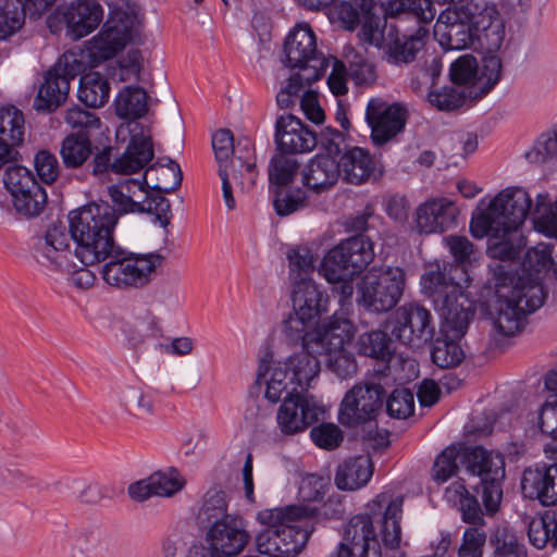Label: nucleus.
<instances>
[{
  "label": "nucleus",
  "mask_w": 557,
  "mask_h": 557,
  "mask_svg": "<svg viewBox=\"0 0 557 557\" xmlns=\"http://www.w3.org/2000/svg\"><path fill=\"white\" fill-rule=\"evenodd\" d=\"M537 425L542 433L552 437L545 445L544 451L557 458V394L549 396L542 405Z\"/></svg>",
  "instance_id": "obj_46"
},
{
  "label": "nucleus",
  "mask_w": 557,
  "mask_h": 557,
  "mask_svg": "<svg viewBox=\"0 0 557 557\" xmlns=\"http://www.w3.org/2000/svg\"><path fill=\"white\" fill-rule=\"evenodd\" d=\"M472 16V32L475 36L474 50L497 52L506 37V25L494 4L469 1Z\"/></svg>",
  "instance_id": "obj_18"
},
{
  "label": "nucleus",
  "mask_w": 557,
  "mask_h": 557,
  "mask_svg": "<svg viewBox=\"0 0 557 557\" xmlns=\"http://www.w3.org/2000/svg\"><path fill=\"white\" fill-rule=\"evenodd\" d=\"M493 557H528V552L513 534L503 533L496 537Z\"/></svg>",
  "instance_id": "obj_64"
},
{
  "label": "nucleus",
  "mask_w": 557,
  "mask_h": 557,
  "mask_svg": "<svg viewBox=\"0 0 557 557\" xmlns=\"http://www.w3.org/2000/svg\"><path fill=\"white\" fill-rule=\"evenodd\" d=\"M403 497H393L382 492L366 505V511L354 516L344 532V542L339 552L349 553V557H370L372 552L380 550L374 524L380 525L382 541L385 546L396 548L400 543L403 515Z\"/></svg>",
  "instance_id": "obj_3"
},
{
  "label": "nucleus",
  "mask_w": 557,
  "mask_h": 557,
  "mask_svg": "<svg viewBox=\"0 0 557 557\" xmlns=\"http://www.w3.org/2000/svg\"><path fill=\"white\" fill-rule=\"evenodd\" d=\"M299 169V163L295 158L280 152L274 156L269 165V180L275 187H286L293 183Z\"/></svg>",
  "instance_id": "obj_50"
},
{
  "label": "nucleus",
  "mask_w": 557,
  "mask_h": 557,
  "mask_svg": "<svg viewBox=\"0 0 557 557\" xmlns=\"http://www.w3.org/2000/svg\"><path fill=\"white\" fill-rule=\"evenodd\" d=\"M421 286L443 317L446 331L451 334V337H462L474 315V307L461 287L440 269L422 275Z\"/></svg>",
  "instance_id": "obj_7"
},
{
  "label": "nucleus",
  "mask_w": 557,
  "mask_h": 557,
  "mask_svg": "<svg viewBox=\"0 0 557 557\" xmlns=\"http://www.w3.org/2000/svg\"><path fill=\"white\" fill-rule=\"evenodd\" d=\"M479 81L483 85L484 91L491 90L500 79L502 60L496 52H483Z\"/></svg>",
  "instance_id": "obj_61"
},
{
  "label": "nucleus",
  "mask_w": 557,
  "mask_h": 557,
  "mask_svg": "<svg viewBox=\"0 0 557 557\" xmlns=\"http://www.w3.org/2000/svg\"><path fill=\"white\" fill-rule=\"evenodd\" d=\"M432 361L442 369L457 367L465 358V352L460 345L448 338H437L431 351Z\"/></svg>",
  "instance_id": "obj_48"
},
{
  "label": "nucleus",
  "mask_w": 557,
  "mask_h": 557,
  "mask_svg": "<svg viewBox=\"0 0 557 557\" xmlns=\"http://www.w3.org/2000/svg\"><path fill=\"white\" fill-rule=\"evenodd\" d=\"M54 18L66 25L73 39H81L96 29L103 18V8L97 0H76L61 4Z\"/></svg>",
  "instance_id": "obj_23"
},
{
  "label": "nucleus",
  "mask_w": 557,
  "mask_h": 557,
  "mask_svg": "<svg viewBox=\"0 0 557 557\" xmlns=\"http://www.w3.org/2000/svg\"><path fill=\"white\" fill-rule=\"evenodd\" d=\"M70 230L62 224H52L34 245V257L45 267L69 270L76 265V258L70 249Z\"/></svg>",
  "instance_id": "obj_21"
},
{
  "label": "nucleus",
  "mask_w": 557,
  "mask_h": 557,
  "mask_svg": "<svg viewBox=\"0 0 557 557\" xmlns=\"http://www.w3.org/2000/svg\"><path fill=\"white\" fill-rule=\"evenodd\" d=\"M487 534L481 527H467L457 547V557H483Z\"/></svg>",
  "instance_id": "obj_53"
},
{
  "label": "nucleus",
  "mask_w": 557,
  "mask_h": 557,
  "mask_svg": "<svg viewBox=\"0 0 557 557\" xmlns=\"http://www.w3.org/2000/svg\"><path fill=\"white\" fill-rule=\"evenodd\" d=\"M354 334L355 326L349 320L345 318L335 320V325L331 327L322 343L323 348L315 351L326 357L327 368L341 379L352 376L357 372L354 356L345 349Z\"/></svg>",
  "instance_id": "obj_17"
},
{
  "label": "nucleus",
  "mask_w": 557,
  "mask_h": 557,
  "mask_svg": "<svg viewBox=\"0 0 557 557\" xmlns=\"http://www.w3.org/2000/svg\"><path fill=\"white\" fill-rule=\"evenodd\" d=\"M125 13H116L110 17L102 29L85 42L91 65L114 58L132 39V30Z\"/></svg>",
  "instance_id": "obj_19"
},
{
  "label": "nucleus",
  "mask_w": 557,
  "mask_h": 557,
  "mask_svg": "<svg viewBox=\"0 0 557 557\" xmlns=\"http://www.w3.org/2000/svg\"><path fill=\"white\" fill-rule=\"evenodd\" d=\"M462 453L455 446L446 447L434 460L432 467V479L437 484L448 481L458 471V460H461Z\"/></svg>",
  "instance_id": "obj_52"
},
{
  "label": "nucleus",
  "mask_w": 557,
  "mask_h": 557,
  "mask_svg": "<svg viewBox=\"0 0 557 557\" xmlns=\"http://www.w3.org/2000/svg\"><path fill=\"white\" fill-rule=\"evenodd\" d=\"M131 186H138L140 190H145L141 183L136 180H125L124 182L109 187V195L112 202L116 206L117 215L141 211L138 202L134 201L125 191H131Z\"/></svg>",
  "instance_id": "obj_54"
},
{
  "label": "nucleus",
  "mask_w": 557,
  "mask_h": 557,
  "mask_svg": "<svg viewBox=\"0 0 557 557\" xmlns=\"http://www.w3.org/2000/svg\"><path fill=\"white\" fill-rule=\"evenodd\" d=\"M552 264L550 249L537 245L528 249L522 261V274L506 271L503 265L495 269L496 304L493 324L499 334L512 336L520 332L527 317L539 310L547 293L540 273Z\"/></svg>",
  "instance_id": "obj_1"
},
{
  "label": "nucleus",
  "mask_w": 557,
  "mask_h": 557,
  "mask_svg": "<svg viewBox=\"0 0 557 557\" xmlns=\"http://www.w3.org/2000/svg\"><path fill=\"white\" fill-rule=\"evenodd\" d=\"M428 100L441 111H453L463 104L465 97L453 87H444L441 90L430 91Z\"/></svg>",
  "instance_id": "obj_63"
},
{
  "label": "nucleus",
  "mask_w": 557,
  "mask_h": 557,
  "mask_svg": "<svg viewBox=\"0 0 557 557\" xmlns=\"http://www.w3.org/2000/svg\"><path fill=\"white\" fill-rule=\"evenodd\" d=\"M101 270L103 280L120 288H141L148 285L164 257L160 253H134L117 246Z\"/></svg>",
  "instance_id": "obj_9"
},
{
  "label": "nucleus",
  "mask_w": 557,
  "mask_h": 557,
  "mask_svg": "<svg viewBox=\"0 0 557 557\" xmlns=\"http://www.w3.org/2000/svg\"><path fill=\"white\" fill-rule=\"evenodd\" d=\"M70 91V84L66 78L59 75L55 70L50 69L34 101L37 111L52 112L65 102Z\"/></svg>",
  "instance_id": "obj_36"
},
{
  "label": "nucleus",
  "mask_w": 557,
  "mask_h": 557,
  "mask_svg": "<svg viewBox=\"0 0 557 557\" xmlns=\"http://www.w3.org/2000/svg\"><path fill=\"white\" fill-rule=\"evenodd\" d=\"M405 282V271L401 268L371 270L362 276L358 285V302L370 312H387L400 300Z\"/></svg>",
  "instance_id": "obj_10"
},
{
  "label": "nucleus",
  "mask_w": 557,
  "mask_h": 557,
  "mask_svg": "<svg viewBox=\"0 0 557 557\" xmlns=\"http://www.w3.org/2000/svg\"><path fill=\"white\" fill-rule=\"evenodd\" d=\"M307 206V194L301 188L275 187L273 207L277 215H290Z\"/></svg>",
  "instance_id": "obj_49"
},
{
  "label": "nucleus",
  "mask_w": 557,
  "mask_h": 557,
  "mask_svg": "<svg viewBox=\"0 0 557 557\" xmlns=\"http://www.w3.org/2000/svg\"><path fill=\"white\" fill-rule=\"evenodd\" d=\"M116 114L122 119L137 120L147 112V94L136 87H125L115 100Z\"/></svg>",
  "instance_id": "obj_44"
},
{
  "label": "nucleus",
  "mask_w": 557,
  "mask_h": 557,
  "mask_svg": "<svg viewBox=\"0 0 557 557\" xmlns=\"http://www.w3.org/2000/svg\"><path fill=\"white\" fill-rule=\"evenodd\" d=\"M531 163L557 162V125L539 136L531 150L525 153Z\"/></svg>",
  "instance_id": "obj_51"
},
{
  "label": "nucleus",
  "mask_w": 557,
  "mask_h": 557,
  "mask_svg": "<svg viewBox=\"0 0 557 557\" xmlns=\"http://www.w3.org/2000/svg\"><path fill=\"white\" fill-rule=\"evenodd\" d=\"M384 327L398 342L420 347L434 336L435 326L431 312L417 302L397 308L386 320Z\"/></svg>",
  "instance_id": "obj_12"
},
{
  "label": "nucleus",
  "mask_w": 557,
  "mask_h": 557,
  "mask_svg": "<svg viewBox=\"0 0 557 557\" xmlns=\"http://www.w3.org/2000/svg\"><path fill=\"white\" fill-rule=\"evenodd\" d=\"M272 355L267 352L260 359L256 383L258 385L265 384V398L272 403L283 400L284 397H289L295 394H300L297 386L290 380L287 370L283 363L271 368Z\"/></svg>",
  "instance_id": "obj_29"
},
{
  "label": "nucleus",
  "mask_w": 557,
  "mask_h": 557,
  "mask_svg": "<svg viewBox=\"0 0 557 557\" xmlns=\"http://www.w3.org/2000/svg\"><path fill=\"white\" fill-rule=\"evenodd\" d=\"M458 209L448 198H433L416 211V225L420 233H443L456 225Z\"/></svg>",
  "instance_id": "obj_28"
},
{
  "label": "nucleus",
  "mask_w": 557,
  "mask_h": 557,
  "mask_svg": "<svg viewBox=\"0 0 557 557\" xmlns=\"http://www.w3.org/2000/svg\"><path fill=\"white\" fill-rule=\"evenodd\" d=\"M532 200L523 188L508 187L488 206L473 213L470 231L473 237L490 236L488 253L499 260H513L524 246L517 234L531 209Z\"/></svg>",
  "instance_id": "obj_2"
},
{
  "label": "nucleus",
  "mask_w": 557,
  "mask_h": 557,
  "mask_svg": "<svg viewBox=\"0 0 557 557\" xmlns=\"http://www.w3.org/2000/svg\"><path fill=\"white\" fill-rule=\"evenodd\" d=\"M461 463L469 473L480 478L481 487L476 488V493L481 495L485 513L495 515L503 499L502 481L505 479L503 455L475 446L462 451Z\"/></svg>",
  "instance_id": "obj_8"
},
{
  "label": "nucleus",
  "mask_w": 557,
  "mask_h": 557,
  "mask_svg": "<svg viewBox=\"0 0 557 557\" xmlns=\"http://www.w3.org/2000/svg\"><path fill=\"white\" fill-rule=\"evenodd\" d=\"M110 85L98 72L84 74L79 79L78 99L90 108H100L108 102Z\"/></svg>",
  "instance_id": "obj_42"
},
{
  "label": "nucleus",
  "mask_w": 557,
  "mask_h": 557,
  "mask_svg": "<svg viewBox=\"0 0 557 557\" xmlns=\"http://www.w3.org/2000/svg\"><path fill=\"white\" fill-rule=\"evenodd\" d=\"M65 122L71 128L87 135H89L90 131L99 128L101 123L95 113L79 107H73L66 111Z\"/></svg>",
  "instance_id": "obj_62"
},
{
  "label": "nucleus",
  "mask_w": 557,
  "mask_h": 557,
  "mask_svg": "<svg viewBox=\"0 0 557 557\" xmlns=\"http://www.w3.org/2000/svg\"><path fill=\"white\" fill-rule=\"evenodd\" d=\"M232 516L227 512L226 493L214 487L205 494L196 518L201 528L209 530Z\"/></svg>",
  "instance_id": "obj_40"
},
{
  "label": "nucleus",
  "mask_w": 557,
  "mask_h": 557,
  "mask_svg": "<svg viewBox=\"0 0 557 557\" xmlns=\"http://www.w3.org/2000/svg\"><path fill=\"white\" fill-rule=\"evenodd\" d=\"M287 257L290 272L294 276V284H296V281L299 280L300 276L310 278L309 275L314 269V258L308 248L292 249L288 251Z\"/></svg>",
  "instance_id": "obj_60"
},
{
  "label": "nucleus",
  "mask_w": 557,
  "mask_h": 557,
  "mask_svg": "<svg viewBox=\"0 0 557 557\" xmlns=\"http://www.w3.org/2000/svg\"><path fill=\"white\" fill-rule=\"evenodd\" d=\"M129 143L124 152L115 158L116 174L129 175L143 170L154 156L151 134L144 124L133 121L127 124Z\"/></svg>",
  "instance_id": "obj_22"
},
{
  "label": "nucleus",
  "mask_w": 557,
  "mask_h": 557,
  "mask_svg": "<svg viewBox=\"0 0 557 557\" xmlns=\"http://www.w3.org/2000/svg\"><path fill=\"white\" fill-rule=\"evenodd\" d=\"M3 183L18 214L35 218L45 210L48 202L47 193L27 168L10 165L5 170Z\"/></svg>",
  "instance_id": "obj_13"
},
{
  "label": "nucleus",
  "mask_w": 557,
  "mask_h": 557,
  "mask_svg": "<svg viewBox=\"0 0 557 557\" xmlns=\"http://www.w3.org/2000/svg\"><path fill=\"white\" fill-rule=\"evenodd\" d=\"M471 14L469 1L449 5L440 13L433 33L444 50H474Z\"/></svg>",
  "instance_id": "obj_14"
},
{
  "label": "nucleus",
  "mask_w": 557,
  "mask_h": 557,
  "mask_svg": "<svg viewBox=\"0 0 557 557\" xmlns=\"http://www.w3.org/2000/svg\"><path fill=\"white\" fill-rule=\"evenodd\" d=\"M319 356L315 351H308V349L302 348L300 352L289 356L283 363L290 380L301 393L311 387V382L320 373Z\"/></svg>",
  "instance_id": "obj_35"
},
{
  "label": "nucleus",
  "mask_w": 557,
  "mask_h": 557,
  "mask_svg": "<svg viewBox=\"0 0 557 557\" xmlns=\"http://www.w3.org/2000/svg\"><path fill=\"white\" fill-rule=\"evenodd\" d=\"M161 194L162 193L147 194L146 199L143 202H138V207L143 208V210L137 212L153 214L160 225L162 227H166L170 224L172 216L171 203Z\"/></svg>",
  "instance_id": "obj_57"
},
{
  "label": "nucleus",
  "mask_w": 557,
  "mask_h": 557,
  "mask_svg": "<svg viewBox=\"0 0 557 557\" xmlns=\"http://www.w3.org/2000/svg\"><path fill=\"white\" fill-rule=\"evenodd\" d=\"M448 502L459 506L461 520L469 527L485 525L484 512L475 495L471 494L462 480L453 482L445 491Z\"/></svg>",
  "instance_id": "obj_38"
},
{
  "label": "nucleus",
  "mask_w": 557,
  "mask_h": 557,
  "mask_svg": "<svg viewBox=\"0 0 557 557\" xmlns=\"http://www.w3.org/2000/svg\"><path fill=\"white\" fill-rule=\"evenodd\" d=\"M385 391L380 384H357L342 400L338 420L351 428L373 420L381 410Z\"/></svg>",
  "instance_id": "obj_16"
},
{
  "label": "nucleus",
  "mask_w": 557,
  "mask_h": 557,
  "mask_svg": "<svg viewBox=\"0 0 557 557\" xmlns=\"http://www.w3.org/2000/svg\"><path fill=\"white\" fill-rule=\"evenodd\" d=\"M157 496L171 497L184 487V480L175 469L157 471L151 474Z\"/></svg>",
  "instance_id": "obj_58"
},
{
  "label": "nucleus",
  "mask_w": 557,
  "mask_h": 557,
  "mask_svg": "<svg viewBox=\"0 0 557 557\" xmlns=\"http://www.w3.org/2000/svg\"><path fill=\"white\" fill-rule=\"evenodd\" d=\"M339 176L342 175L344 181L360 185L369 181L375 172V162L370 152L360 147H354L345 151L339 161Z\"/></svg>",
  "instance_id": "obj_33"
},
{
  "label": "nucleus",
  "mask_w": 557,
  "mask_h": 557,
  "mask_svg": "<svg viewBox=\"0 0 557 557\" xmlns=\"http://www.w3.org/2000/svg\"><path fill=\"white\" fill-rule=\"evenodd\" d=\"M60 154L65 168H81L92 154L89 135L83 132L67 135L61 143Z\"/></svg>",
  "instance_id": "obj_41"
},
{
  "label": "nucleus",
  "mask_w": 557,
  "mask_h": 557,
  "mask_svg": "<svg viewBox=\"0 0 557 557\" xmlns=\"http://www.w3.org/2000/svg\"><path fill=\"white\" fill-rule=\"evenodd\" d=\"M293 310L315 323L327 312L329 296L306 276H300L293 288Z\"/></svg>",
  "instance_id": "obj_30"
},
{
  "label": "nucleus",
  "mask_w": 557,
  "mask_h": 557,
  "mask_svg": "<svg viewBox=\"0 0 557 557\" xmlns=\"http://www.w3.org/2000/svg\"><path fill=\"white\" fill-rule=\"evenodd\" d=\"M310 437L318 447L333 450L341 445L344 434L336 424L323 422L311 429Z\"/></svg>",
  "instance_id": "obj_55"
},
{
  "label": "nucleus",
  "mask_w": 557,
  "mask_h": 557,
  "mask_svg": "<svg viewBox=\"0 0 557 557\" xmlns=\"http://www.w3.org/2000/svg\"><path fill=\"white\" fill-rule=\"evenodd\" d=\"M275 144L286 154L306 153L318 144L317 135L294 115H282L275 123Z\"/></svg>",
  "instance_id": "obj_25"
},
{
  "label": "nucleus",
  "mask_w": 557,
  "mask_h": 557,
  "mask_svg": "<svg viewBox=\"0 0 557 557\" xmlns=\"http://www.w3.org/2000/svg\"><path fill=\"white\" fill-rule=\"evenodd\" d=\"M34 165L37 175L46 184L54 183L61 172L57 157L48 150H40L35 154Z\"/></svg>",
  "instance_id": "obj_59"
},
{
  "label": "nucleus",
  "mask_w": 557,
  "mask_h": 557,
  "mask_svg": "<svg viewBox=\"0 0 557 557\" xmlns=\"http://www.w3.org/2000/svg\"><path fill=\"white\" fill-rule=\"evenodd\" d=\"M28 10L23 0H0V39L17 33L25 24Z\"/></svg>",
  "instance_id": "obj_45"
},
{
  "label": "nucleus",
  "mask_w": 557,
  "mask_h": 557,
  "mask_svg": "<svg viewBox=\"0 0 557 557\" xmlns=\"http://www.w3.org/2000/svg\"><path fill=\"white\" fill-rule=\"evenodd\" d=\"M429 29L420 26L411 35L397 36L386 47V60L393 65H404L416 60L417 54L424 48Z\"/></svg>",
  "instance_id": "obj_34"
},
{
  "label": "nucleus",
  "mask_w": 557,
  "mask_h": 557,
  "mask_svg": "<svg viewBox=\"0 0 557 557\" xmlns=\"http://www.w3.org/2000/svg\"><path fill=\"white\" fill-rule=\"evenodd\" d=\"M374 259L373 242L362 234L342 240L323 258L319 273L330 283H341L335 290L341 301L352 296L351 281Z\"/></svg>",
  "instance_id": "obj_6"
},
{
  "label": "nucleus",
  "mask_w": 557,
  "mask_h": 557,
  "mask_svg": "<svg viewBox=\"0 0 557 557\" xmlns=\"http://www.w3.org/2000/svg\"><path fill=\"white\" fill-rule=\"evenodd\" d=\"M373 474L369 456H358L345 460L336 471L335 484L339 490L355 491L364 486Z\"/></svg>",
  "instance_id": "obj_37"
},
{
  "label": "nucleus",
  "mask_w": 557,
  "mask_h": 557,
  "mask_svg": "<svg viewBox=\"0 0 557 557\" xmlns=\"http://www.w3.org/2000/svg\"><path fill=\"white\" fill-rule=\"evenodd\" d=\"M387 332L375 330L361 334L357 342L358 351L363 356L388 362L393 357L394 348Z\"/></svg>",
  "instance_id": "obj_43"
},
{
  "label": "nucleus",
  "mask_w": 557,
  "mask_h": 557,
  "mask_svg": "<svg viewBox=\"0 0 557 557\" xmlns=\"http://www.w3.org/2000/svg\"><path fill=\"white\" fill-rule=\"evenodd\" d=\"M305 516L306 510L294 505L259 511L257 519L265 529L256 535L257 552L268 557L297 556L311 533Z\"/></svg>",
  "instance_id": "obj_5"
},
{
  "label": "nucleus",
  "mask_w": 557,
  "mask_h": 557,
  "mask_svg": "<svg viewBox=\"0 0 557 557\" xmlns=\"http://www.w3.org/2000/svg\"><path fill=\"white\" fill-rule=\"evenodd\" d=\"M183 180V172L177 162L168 159L165 164L154 163L145 173L143 187H150L157 193H172L176 190Z\"/></svg>",
  "instance_id": "obj_39"
},
{
  "label": "nucleus",
  "mask_w": 557,
  "mask_h": 557,
  "mask_svg": "<svg viewBox=\"0 0 557 557\" xmlns=\"http://www.w3.org/2000/svg\"><path fill=\"white\" fill-rule=\"evenodd\" d=\"M338 319V317H332L329 323L322 327L313 329L315 324L313 320L297 314L293 310L283 321L282 332L290 343H300L301 347L308 349V351H319L323 348L322 343L326 338V334L335 325V320Z\"/></svg>",
  "instance_id": "obj_27"
},
{
  "label": "nucleus",
  "mask_w": 557,
  "mask_h": 557,
  "mask_svg": "<svg viewBox=\"0 0 557 557\" xmlns=\"http://www.w3.org/2000/svg\"><path fill=\"white\" fill-rule=\"evenodd\" d=\"M325 413L324 406L314 396L300 393L284 397L276 412V425L285 436L305 432Z\"/></svg>",
  "instance_id": "obj_15"
},
{
  "label": "nucleus",
  "mask_w": 557,
  "mask_h": 557,
  "mask_svg": "<svg viewBox=\"0 0 557 557\" xmlns=\"http://www.w3.org/2000/svg\"><path fill=\"white\" fill-rule=\"evenodd\" d=\"M339 168L330 154H317L302 169V184L314 193L325 191L336 184Z\"/></svg>",
  "instance_id": "obj_32"
},
{
  "label": "nucleus",
  "mask_w": 557,
  "mask_h": 557,
  "mask_svg": "<svg viewBox=\"0 0 557 557\" xmlns=\"http://www.w3.org/2000/svg\"><path fill=\"white\" fill-rule=\"evenodd\" d=\"M414 398L408 388H396L386 401V411L391 417L406 419L413 413Z\"/></svg>",
  "instance_id": "obj_56"
},
{
  "label": "nucleus",
  "mask_w": 557,
  "mask_h": 557,
  "mask_svg": "<svg viewBox=\"0 0 557 557\" xmlns=\"http://www.w3.org/2000/svg\"><path fill=\"white\" fill-rule=\"evenodd\" d=\"M206 540L214 552L221 557H233L244 550L250 540L244 520L237 516L211 525L207 531Z\"/></svg>",
  "instance_id": "obj_24"
},
{
  "label": "nucleus",
  "mask_w": 557,
  "mask_h": 557,
  "mask_svg": "<svg viewBox=\"0 0 557 557\" xmlns=\"http://www.w3.org/2000/svg\"><path fill=\"white\" fill-rule=\"evenodd\" d=\"M119 215L106 201L90 202L69 214L73 255L85 267L99 264L119 246L113 231Z\"/></svg>",
  "instance_id": "obj_4"
},
{
  "label": "nucleus",
  "mask_w": 557,
  "mask_h": 557,
  "mask_svg": "<svg viewBox=\"0 0 557 557\" xmlns=\"http://www.w3.org/2000/svg\"><path fill=\"white\" fill-rule=\"evenodd\" d=\"M25 121L15 107L0 108V168L13 159L14 148L23 143Z\"/></svg>",
  "instance_id": "obj_31"
},
{
  "label": "nucleus",
  "mask_w": 557,
  "mask_h": 557,
  "mask_svg": "<svg viewBox=\"0 0 557 557\" xmlns=\"http://www.w3.org/2000/svg\"><path fill=\"white\" fill-rule=\"evenodd\" d=\"M94 66L90 64L89 53L85 47L84 49L70 50L63 53L51 69L55 70L59 75H62L70 83L77 75L85 72L87 67Z\"/></svg>",
  "instance_id": "obj_47"
},
{
  "label": "nucleus",
  "mask_w": 557,
  "mask_h": 557,
  "mask_svg": "<svg viewBox=\"0 0 557 557\" xmlns=\"http://www.w3.org/2000/svg\"><path fill=\"white\" fill-rule=\"evenodd\" d=\"M285 65L298 69L294 79L307 83L319 81L329 64L324 55L317 49V39L308 24H299L287 36L284 44Z\"/></svg>",
  "instance_id": "obj_11"
},
{
  "label": "nucleus",
  "mask_w": 557,
  "mask_h": 557,
  "mask_svg": "<svg viewBox=\"0 0 557 557\" xmlns=\"http://www.w3.org/2000/svg\"><path fill=\"white\" fill-rule=\"evenodd\" d=\"M366 120L371 127L373 143L381 146L404 129L407 111L399 103L388 104L382 99L374 98L368 102Z\"/></svg>",
  "instance_id": "obj_20"
},
{
  "label": "nucleus",
  "mask_w": 557,
  "mask_h": 557,
  "mask_svg": "<svg viewBox=\"0 0 557 557\" xmlns=\"http://www.w3.org/2000/svg\"><path fill=\"white\" fill-rule=\"evenodd\" d=\"M521 491L530 499H537L544 506L557 504V463H542L523 471Z\"/></svg>",
  "instance_id": "obj_26"
}]
</instances>
